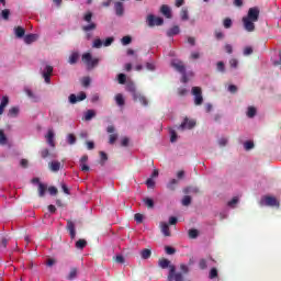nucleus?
Listing matches in <instances>:
<instances>
[{
    "instance_id": "obj_1",
    "label": "nucleus",
    "mask_w": 281,
    "mask_h": 281,
    "mask_svg": "<svg viewBox=\"0 0 281 281\" xmlns=\"http://www.w3.org/2000/svg\"><path fill=\"white\" fill-rule=\"evenodd\" d=\"M258 19H260V9L258 7L250 8L247 15L241 19L244 30H246V32H255V23L258 22Z\"/></svg>"
},
{
    "instance_id": "obj_2",
    "label": "nucleus",
    "mask_w": 281,
    "mask_h": 281,
    "mask_svg": "<svg viewBox=\"0 0 281 281\" xmlns=\"http://www.w3.org/2000/svg\"><path fill=\"white\" fill-rule=\"evenodd\" d=\"M93 19V13L91 11H88L85 15H83V21H86V23H89L87 25L81 26L82 32H86V38L88 41H91V33L94 30L98 29V24H95V22H92Z\"/></svg>"
},
{
    "instance_id": "obj_3",
    "label": "nucleus",
    "mask_w": 281,
    "mask_h": 281,
    "mask_svg": "<svg viewBox=\"0 0 281 281\" xmlns=\"http://www.w3.org/2000/svg\"><path fill=\"white\" fill-rule=\"evenodd\" d=\"M126 91L132 93L134 102H140L143 106H148V99H146L144 94L137 92V88L135 87V83L128 82L126 85Z\"/></svg>"
},
{
    "instance_id": "obj_4",
    "label": "nucleus",
    "mask_w": 281,
    "mask_h": 281,
    "mask_svg": "<svg viewBox=\"0 0 281 281\" xmlns=\"http://www.w3.org/2000/svg\"><path fill=\"white\" fill-rule=\"evenodd\" d=\"M82 63L86 64L88 70L95 69L100 65V58L91 56V53H86L81 57Z\"/></svg>"
},
{
    "instance_id": "obj_5",
    "label": "nucleus",
    "mask_w": 281,
    "mask_h": 281,
    "mask_svg": "<svg viewBox=\"0 0 281 281\" xmlns=\"http://www.w3.org/2000/svg\"><path fill=\"white\" fill-rule=\"evenodd\" d=\"M191 93L194 97L195 106H201V104H203V90L201 87H193Z\"/></svg>"
},
{
    "instance_id": "obj_6",
    "label": "nucleus",
    "mask_w": 281,
    "mask_h": 281,
    "mask_svg": "<svg viewBox=\"0 0 281 281\" xmlns=\"http://www.w3.org/2000/svg\"><path fill=\"white\" fill-rule=\"evenodd\" d=\"M260 205H268L269 207H280V202L273 196L266 195L261 198Z\"/></svg>"
},
{
    "instance_id": "obj_7",
    "label": "nucleus",
    "mask_w": 281,
    "mask_h": 281,
    "mask_svg": "<svg viewBox=\"0 0 281 281\" xmlns=\"http://www.w3.org/2000/svg\"><path fill=\"white\" fill-rule=\"evenodd\" d=\"M168 281H183V273L177 272V268L175 266H170V270L167 277Z\"/></svg>"
},
{
    "instance_id": "obj_8",
    "label": "nucleus",
    "mask_w": 281,
    "mask_h": 281,
    "mask_svg": "<svg viewBox=\"0 0 281 281\" xmlns=\"http://www.w3.org/2000/svg\"><path fill=\"white\" fill-rule=\"evenodd\" d=\"M146 23L148 27H155V25L159 26L164 23V18L155 16L154 14H149L146 18Z\"/></svg>"
},
{
    "instance_id": "obj_9",
    "label": "nucleus",
    "mask_w": 281,
    "mask_h": 281,
    "mask_svg": "<svg viewBox=\"0 0 281 281\" xmlns=\"http://www.w3.org/2000/svg\"><path fill=\"white\" fill-rule=\"evenodd\" d=\"M52 74H54V67L46 66L44 68V71L42 72V76H43L46 85H49L52 82Z\"/></svg>"
},
{
    "instance_id": "obj_10",
    "label": "nucleus",
    "mask_w": 281,
    "mask_h": 281,
    "mask_svg": "<svg viewBox=\"0 0 281 281\" xmlns=\"http://www.w3.org/2000/svg\"><path fill=\"white\" fill-rule=\"evenodd\" d=\"M194 126H196V121L184 117L179 128H181V131H186V128L191 130V128H194Z\"/></svg>"
},
{
    "instance_id": "obj_11",
    "label": "nucleus",
    "mask_w": 281,
    "mask_h": 281,
    "mask_svg": "<svg viewBox=\"0 0 281 281\" xmlns=\"http://www.w3.org/2000/svg\"><path fill=\"white\" fill-rule=\"evenodd\" d=\"M82 100H87V93L80 92L79 95L70 94L69 102L70 104H76L77 102H82Z\"/></svg>"
},
{
    "instance_id": "obj_12",
    "label": "nucleus",
    "mask_w": 281,
    "mask_h": 281,
    "mask_svg": "<svg viewBox=\"0 0 281 281\" xmlns=\"http://www.w3.org/2000/svg\"><path fill=\"white\" fill-rule=\"evenodd\" d=\"M171 67L176 69L179 74H186V65L181 60H173Z\"/></svg>"
},
{
    "instance_id": "obj_13",
    "label": "nucleus",
    "mask_w": 281,
    "mask_h": 281,
    "mask_svg": "<svg viewBox=\"0 0 281 281\" xmlns=\"http://www.w3.org/2000/svg\"><path fill=\"white\" fill-rule=\"evenodd\" d=\"M66 229L69 232L71 240H74L76 238V224L71 220H67Z\"/></svg>"
},
{
    "instance_id": "obj_14",
    "label": "nucleus",
    "mask_w": 281,
    "mask_h": 281,
    "mask_svg": "<svg viewBox=\"0 0 281 281\" xmlns=\"http://www.w3.org/2000/svg\"><path fill=\"white\" fill-rule=\"evenodd\" d=\"M161 14L166 16V19H172V11L170 10V7L168 4H162L160 8Z\"/></svg>"
},
{
    "instance_id": "obj_15",
    "label": "nucleus",
    "mask_w": 281,
    "mask_h": 281,
    "mask_svg": "<svg viewBox=\"0 0 281 281\" xmlns=\"http://www.w3.org/2000/svg\"><path fill=\"white\" fill-rule=\"evenodd\" d=\"M47 144L50 148H56V143L54 142V131L49 130L46 135Z\"/></svg>"
},
{
    "instance_id": "obj_16",
    "label": "nucleus",
    "mask_w": 281,
    "mask_h": 281,
    "mask_svg": "<svg viewBox=\"0 0 281 281\" xmlns=\"http://www.w3.org/2000/svg\"><path fill=\"white\" fill-rule=\"evenodd\" d=\"M160 232L164 236H171L170 226L166 222H160Z\"/></svg>"
},
{
    "instance_id": "obj_17",
    "label": "nucleus",
    "mask_w": 281,
    "mask_h": 281,
    "mask_svg": "<svg viewBox=\"0 0 281 281\" xmlns=\"http://www.w3.org/2000/svg\"><path fill=\"white\" fill-rule=\"evenodd\" d=\"M38 41V35L37 34H27L24 37V43H26V45H32V43Z\"/></svg>"
},
{
    "instance_id": "obj_18",
    "label": "nucleus",
    "mask_w": 281,
    "mask_h": 281,
    "mask_svg": "<svg viewBox=\"0 0 281 281\" xmlns=\"http://www.w3.org/2000/svg\"><path fill=\"white\" fill-rule=\"evenodd\" d=\"M61 167L63 165L60 164V161H50L48 164V168L49 170H52V172H58V170H60Z\"/></svg>"
},
{
    "instance_id": "obj_19",
    "label": "nucleus",
    "mask_w": 281,
    "mask_h": 281,
    "mask_svg": "<svg viewBox=\"0 0 281 281\" xmlns=\"http://www.w3.org/2000/svg\"><path fill=\"white\" fill-rule=\"evenodd\" d=\"M37 192H38V196L43 199V196H45V193L47 192V184L43 182H38Z\"/></svg>"
},
{
    "instance_id": "obj_20",
    "label": "nucleus",
    "mask_w": 281,
    "mask_h": 281,
    "mask_svg": "<svg viewBox=\"0 0 281 281\" xmlns=\"http://www.w3.org/2000/svg\"><path fill=\"white\" fill-rule=\"evenodd\" d=\"M181 30L179 29V25H175L173 27L167 31V36L169 38H172V36H177V34H179Z\"/></svg>"
},
{
    "instance_id": "obj_21",
    "label": "nucleus",
    "mask_w": 281,
    "mask_h": 281,
    "mask_svg": "<svg viewBox=\"0 0 281 281\" xmlns=\"http://www.w3.org/2000/svg\"><path fill=\"white\" fill-rule=\"evenodd\" d=\"M158 267H160V269H168L169 267V271H170V260L166 259V258H160L158 260Z\"/></svg>"
},
{
    "instance_id": "obj_22",
    "label": "nucleus",
    "mask_w": 281,
    "mask_h": 281,
    "mask_svg": "<svg viewBox=\"0 0 281 281\" xmlns=\"http://www.w3.org/2000/svg\"><path fill=\"white\" fill-rule=\"evenodd\" d=\"M10 104V99L8 97H2L1 103H0V115H3V111H5V106Z\"/></svg>"
},
{
    "instance_id": "obj_23",
    "label": "nucleus",
    "mask_w": 281,
    "mask_h": 281,
    "mask_svg": "<svg viewBox=\"0 0 281 281\" xmlns=\"http://www.w3.org/2000/svg\"><path fill=\"white\" fill-rule=\"evenodd\" d=\"M114 10L117 16H122L124 14V4L122 2H115Z\"/></svg>"
},
{
    "instance_id": "obj_24",
    "label": "nucleus",
    "mask_w": 281,
    "mask_h": 281,
    "mask_svg": "<svg viewBox=\"0 0 281 281\" xmlns=\"http://www.w3.org/2000/svg\"><path fill=\"white\" fill-rule=\"evenodd\" d=\"M117 106H124V104H126V100L124 99V94L122 93H117L114 98Z\"/></svg>"
},
{
    "instance_id": "obj_25",
    "label": "nucleus",
    "mask_w": 281,
    "mask_h": 281,
    "mask_svg": "<svg viewBox=\"0 0 281 281\" xmlns=\"http://www.w3.org/2000/svg\"><path fill=\"white\" fill-rule=\"evenodd\" d=\"M177 186H179V180L177 179H171L168 184L167 188L168 190H171V192H175L177 190Z\"/></svg>"
},
{
    "instance_id": "obj_26",
    "label": "nucleus",
    "mask_w": 281,
    "mask_h": 281,
    "mask_svg": "<svg viewBox=\"0 0 281 281\" xmlns=\"http://www.w3.org/2000/svg\"><path fill=\"white\" fill-rule=\"evenodd\" d=\"M19 106H12L11 109H9L8 117H19Z\"/></svg>"
},
{
    "instance_id": "obj_27",
    "label": "nucleus",
    "mask_w": 281,
    "mask_h": 281,
    "mask_svg": "<svg viewBox=\"0 0 281 281\" xmlns=\"http://www.w3.org/2000/svg\"><path fill=\"white\" fill-rule=\"evenodd\" d=\"M150 256H153V251L148 248H145L140 251V258L143 260H148V258H150Z\"/></svg>"
},
{
    "instance_id": "obj_28",
    "label": "nucleus",
    "mask_w": 281,
    "mask_h": 281,
    "mask_svg": "<svg viewBox=\"0 0 281 281\" xmlns=\"http://www.w3.org/2000/svg\"><path fill=\"white\" fill-rule=\"evenodd\" d=\"M93 117H95V110H88L85 114L86 122H90Z\"/></svg>"
},
{
    "instance_id": "obj_29",
    "label": "nucleus",
    "mask_w": 281,
    "mask_h": 281,
    "mask_svg": "<svg viewBox=\"0 0 281 281\" xmlns=\"http://www.w3.org/2000/svg\"><path fill=\"white\" fill-rule=\"evenodd\" d=\"M78 58H80V55L78 53H72L70 56H69V65H76V63H78Z\"/></svg>"
},
{
    "instance_id": "obj_30",
    "label": "nucleus",
    "mask_w": 281,
    "mask_h": 281,
    "mask_svg": "<svg viewBox=\"0 0 281 281\" xmlns=\"http://www.w3.org/2000/svg\"><path fill=\"white\" fill-rule=\"evenodd\" d=\"M143 202L148 207V210H153V207H155V201L150 198H144Z\"/></svg>"
},
{
    "instance_id": "obj_31",
    "label": "nucleus",
    "mask_w": 281,
    "mask_h": 281,
    "mask_svg": "<svg viewBox=\"0 0 281 281\" xmlns=\"http://www.w3.org/2000/svg\"><path fill=\"white\" fill-rule=\"evenodd\" d=\"M15 36L18 38H23L25 36V29H23L22 26L15 27Z\"/></svg>"
},
{
    "instance_id": "obj_32",
    "label": "nucleus",
    "mask_w": 281,
    "mask_h": 281,
    "mask_svg": "<svg viewBox=\"0 0 281 281\" xmlns=\"http://www.w3.org/2000/svg\"><path fill=\"white\" fill-rule=\"evenodd\" d=\"M75 247H76L77 249H83V248H86V247H87V240H85V239H79V240H77Z\"/></svg>"
},
{
    "instance_id": "obj_33",
    "label": "nucleus",
    "mask_w": 281,
    "mask_h": 281,
    "mask_svg": "<svg viewBox=\"0 0 281 281\" xmlns=\"http://www.w3.org/2000/svg\"><path fill=\"white\" fill-rule=\"evenodd\" d=\"M78 276V269L77 268H71L70 272L67 277V280H75V278Z\"/></svg>"
},
{
    "instance_id": "obj_34",
    "label": "nucleus",
    "mask_w": 281,
    "mask_h": 281,
    "mask_svg": "<svg viewBox=\"0 0 281 281\" xmlns=\"http://www.w3.org/2000/svg\"><path fill=\"white\" fill-rule=\"evenodd\" d=\"M99 155H100V159H101L100 165L104 166V162L109 161V156L104 151H100Z\"/></svg>"
},
{
    "instance_id": "obj_35",
    "label": "nucleus",
    "mask_w": 281,
    "mask_h": 281,
    "mask_svg": "<svg viewBox=\"0 0 281 281\" xmlns=\"http://www.w3.org/2000/svg\"><path fill=\"white\" fill-rule=\"evenodd\" d=\"M113 260L117 262V265H124L126 262V259L122 255H116L113 257Z\"/></svg>"
},
{
    "instance_id": "obj_36",
    "label": "nucleus",
    "mask_w": 281,
    "mask_h": 281,
    "mask_svg": "<svg viewBox=\"0 0 281 281\" xmlns=\"http://www.w3.org/2000/svg\"><path fill=\"white\" fill-rule=\"evenodd\" d=\"M192 203V198L190 195H184L182 199V205H184V207H188V205H190Z\"/></svg>"
},
{
    "instance_id": "obj_37",
    "label": "nucleus",
    "mask_w": 281,
    "mask_h": 281,
    "mask_svg": "<svg viewBox=\"0 0 281 281\" xmlns=\"http://www.w3.org/2000/svg\"><path fill=\"white\" fill-rule=\"evenodd\" d=\"M209 278L211 280H214L215 278H218V270L216 268H212L209 274Z\"/></svg>"
},
{
    "instance_id": "obj_38",
    "label": "nucleus",
    "mask_w": 281,
    "mask_h": 281,
    "mask_svg": "<svg viewBox=\"0 0 281 281\" xmlns=\"http://www.w3.org/2000/svg\"><path fill=\"white\" fill-rule=\"evenodd\" d=\"M121 43H122V45H131V43H133V38L131 36L126 35L121 40Z\"/></svg>"
},
{
    "instance_id": "obj_39",
    "label": "nucleus",
    "mask_w": 281,
    "mask_h": 281,
    "mask_svg": "<svg viewBox=\"0 0 281 281\" xmlns=\"http://www.w3.org/2000/svg\"><path fill=\"white\" fill-rule=\"evenodd\" d=\"M180 16L182 21H188L190 16L188 15V9H182L180 12Z\"/></svg>"
},
{
    "instance_id": "obj_40",
    "label": "nucleus",
    "mask_w": 281,
    "mask_h": 281,
    "mask_svg": "<svg viewBox=\"0 0 281 281\" xmlns=\"http://www.w3.org/2000/svg\"><path fill=\"white\" fill-rule=\"evenodd\" d=\"M119 85H126V75L119 74L117 75Z\"/></svg>"
},
{
    "instance_id": "obj_41",
    "label": "nucleus",
    "mask_w": 281,
    "mask_h": 281,
    "mask_svg": "<svg viewBox=\"0 0 281 281\" xmlns=\"http://www.w3.org/2000/svg\"><path fill=\"white\" fill-rule=\"evenodd\" d=\"M199 237V231L195 228L189 229V238H198Z\"/></svg>"
},
{
    "instance_id": "obj_42",
    "label": "nucleus",
    "mask_w": 281,
    "mask_h": 281,
    "mask_svg": "<svg viewBox=\"0 0 281 281\" xmlns=\"http://www.w3.org/2000/svg\"><path fill=\"white\" fill-rule=\"evenodd\" d=\"M67 142H68V144H70V146H74V144H76V135L68 134Z\"/></svg>"
},
{
    "instance_id": "obj_43",
    "label": "nucleus",
    "mask_w": 281,
    "mask_h": 281,
    "mask_svg": "<svg viewBox=\"0 0 281 281\" xmlns=\"http://www.w3.org/2000/svg\"><path fill=\"white\" fill-rule=\"evenodd\" d=\"M1 16H2V19H4V21H8V19H10V9L2 10Z\"/></svg>"
},
{
    "instance_id": "obj_44",
    "label": "nucleus",
    "mask_w": 281,
    "mask_h": 281,
    "mask_svg": "<svg viewBox=\"0 0 281 281\" xmlns=\"http://www.w3.org/2000/svg\"><path fill=\"white\" fill-rule=\"evenodd\" d=\"M8 142V137L5 136V133L3 132V130H0V144H7Z\"/></svg>"
},
{
    "instance_id": "obj_45",
    "label": "nucleus",
    "mask_w": 281,
    "mask_h": 281,
    "mask_svg": "<svg viewBox=\"0 0 281 281\" xmlns=\"http://www.w3.org/2000/svg\"><path fill=\"white\" fill-rule=\"evenodd\" d=\"M247 116L248 117H255L256 116V108L249 106L247 111Z\"/></svg>"
},
{
    "instance_id": "obj_46",
    "label": "nucleus",
    "mask_w": 281,
    "mask_h": 281,
    "mask_svg": "<svg viewBox=\"0 0 281 281\" xmlns=\"http://www.w3.org/2000/svg\"><path fill=\"white\" fill-rule=\"evenodd\" d=\"M134 220L136 221V223H144V215L142 213H136L134 215Z\"/></svg>"
},
{
    "instance_id": "obj_47",
    "label": "nucleus",
    "mask_w": 281,
    "mask_h": 281,
    "mask_svg": "<svg viewBox=\"0 0 281 281\" xmlns=\"http://www.w3.org/2000/svg\"><path fill=\"white\" fill-rule=\"evenodd\" d=\"M165 251L166 254H168V256H172V254H177V249L170 246L165 247Z\"/></svg>"
},
{
    "instance_id": "obj_48",
    "label": "nucleus",
    "mask_w": 281,
    "mask_h": 281,
    "mask_svg": "<svg viewBox=\"0 0 281 281\" xmlns=\"http://www.w3.org/2000/svg\"><path fill=\"white\" fill-rule=\"evenodd\" d=\"M223 25L226 30H229V27H232V19L226 18L223 22Z\"/></svg>"
},
{
    "instance_id": "obj_49",
    "label": "nucleus",
    "mask_w": 281,
    "mask_h": 281,
    "mask_svg": "<svg viewBox=\"0 0 281 281\" xmlns=\"http://www.w3.org/2000/svg\"><path fill=\"white\" fill-rule=\"evenodd\" d=\"M92 47H94L95 49H100V47H102V40H94Z\"/></svg>"
},
{
    "instance_id": "obj_50",
    "label": "nucleus",
    "mask_w": 281,
    "mask_h": 281,
    "mask_svg": "<svg viewBox=\"0 0 281 281\" xmlns=\"http://www.w3.org/2000/svg\"><path fill=\"white\" fill-rule=\"evenodd\" d=\"M49 149L45 148L41 150V157L42 159H47V157H49Z\"/></svg>"
},
{
    "instance_id": "obj_51",
    "label": "nucleus",
    "mask_w": 281,
    "mask_h": 281,
    "mask_svg": "<svg viewBox=\"0 0 281 281\" xmlns=\"http://www.w3.org/2000/svg\"><path fill=\"white\" fill-rule=\"evenodd\" d=\"M115 142H117V134H111L109 136V144L113 145Z\"/></svg>"
},
{
    "instance_id": "obj_52",
    "label": "nucleus",
    "mask_w": 281,
    "mask_h": 281,
    "mask_svg": "<svg viewBox=\"0 0 281 281\" xmlns=\"http://www.w3.org/2000/svg\"><path fill=\"white\" fill-rule=\"evenodd\" d=\"M244 148H245V150H251V148H254V142L247 140V142L244 144Z\"/></svg>"
},
{
    "instance_id": "obj_53",
    "label": "nucleus",
    "mask_w": 281,
    "mask_h": 281,
    "mask_svg": "<svg viewBox=\"0 0 281 281\" xmlns=\"http://www.w3.org/2000/svg\"><path fill=\"white\" fill-rule=\"evenodd\" d=\"M199 267H200V269H202V270L207 269V260L201 259V260L199 261Z\"/></svg>"
},
{
    "instance_id": "obj_54",
    "label": "nucleus",
    "mask_w": 281,
    "mask_h": 281,
    "mask_svg": "<svg viewBox=\"0 0 281 281\" xmlns=\"http://www.w3.org/2000/svg\"><path fill=\"white\" fill-rule=\"evenodd\" d=\"M81 85H82V87H89V85H91V78L83 77Z\"/></svg>"
},
{
    "instance_id": "obj_55",
    "label": "nucleus",
    "mask_w": 281,
    "mask_h": 281,
    "mask_svg": "<svg viewBox=\"0 0 281 281\" xmlns=\"http://www.w3.org/2000/svg\"><path fill=\"white\" fill-rule=\"evenodd\" d=\"M229 66L233 68V69H236L238 67V59L236 58H232L229 60Z\"/></svg>"
},
{
    "instance_id": "obj_56",
    "label": "nucleus",
    "mask_w": 281,
    "mask_h": 281,
    "mask_svg": "<svg viewBox=\"0 0 281 281\" xmlns=\"http://www.w3.org/2000/svg\"><path fill=\"white\" fill-rule=\"evenodd\" d=\"M113 41H115L113 37L105 38V41L103 42L104 47L111 46L113 44Z\"/></svg>"
},
{
    "instance_id": "obj_57",
    "label": "nucleus",
    "mask_w": 281,
    "mask_h": 281,
    "mask_svg": "<svg viewBox=\"0 0 281 281\" xmlns=\"http://www.w3.org/2000/svg\"><path fill=\"white\" fill-rule=\"evenodd\" d=\"M48 192L52 196H56V194H58V189L56 187H49Z\"/></svg>"
},
{
    "instance_id": "obj_58",
    "label": "nucleus",
    "mask_w": 281,
    "mask_h": 281,
    "mask_svg": "<svg viewBox=\"0 0 281 281\" xmlns=\"http://www.w3.org/2000/svg\"><path fill=\"white\" fill-rule=\"evenodd\" d=\"M217 70L221 71L222 74L225 72V63L218 61L217 63Z\"/></svg>"
},
{
    "instance_id": "obj_59",
    "label": "nucleus",
    "mask_w": 281,
    "mask_h": 281,
    "mask_svg": "<svg viewBox=\"0 0 281 281\" xmlns=\"http://www.w3.org/2000/svg\"><path fill=\"white\" fill-rule=\"evenodd\" d=\"M170 142L171 143L177 142V132H175V130L170 131Z\"/></svg>"
},
{
    "instance_id": "obj_60",
    "label": "nucleus",
    "mask_w": 281,
    "mask_h": 281,
    "mask_svg": "<svg viewBox=\"0 0 281 281\" xmlns=\"http://www.w3.org/2000/svg\"><path fill=\"white\" fill-rule=\"evenodd\" d=\"M224 49H225L226 54H232L234 52V47L232 46V44H226L224 46Z\"/></svg>"
},
{
    "instance_id": "obj_61",
    "label": "nucleus",
    "mask_w": 281,
    "mask_h": 281,
    "mask_svg": "<svg viewBox=\"0 0 281 281\" xmlns=\"http://www.w3.org/2000/svg\"><path fill=\"white\" fill-rule=\"evenodd\" d=\"M146 186L147 188H155V180H153V178H148L146 180Z\"/></svg>"
},
{
    "instance_id": "obj_62",
    "label": "nucleus",
    "mask_w": 281,
    "mask_h": 281,
    "mask_svg": "<svg viewBox=\"0 0 281 281\" xmlns=\"http://www.w3.org/2000/svg\"><path fill=\"white\" fill-rule=\"evenodd\" d=\"M80 168L82 172H89V170H91V168L87 164H80Z\"/></svg>"
},
{
    "instance_id": "obj_63",
    "label": "nucleus",
    "mask_w": 281,
    "mask_h": 281,
    "mask_svg": "<svg viewBox=\"0 0 281 281\" xmlns=\"http://www.w3.org/2000/svg\"><path fill=\"white\" fill-rule=\"evenodd\" d=\"M236 203H238V198H233L228 203V207H234V205H236Z\"/></svg>"
},
{
    "instance_id": "obj_64",
    "label": "nucleus",
    "mask_w": 281,
    "mask_h": 281,
    "mask_svg": "<svg viewBox=\"0 0 281 281\" xmlns=\"http://www.w3.org/2000/svg\"><path fill=\"white\" fill-rule=\"evenodd\" d=\"M0 247H2V249H5V247H8V238L2 237L0 241Z\"/></svg>"
}]
</instances>
